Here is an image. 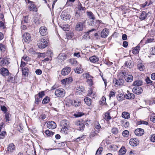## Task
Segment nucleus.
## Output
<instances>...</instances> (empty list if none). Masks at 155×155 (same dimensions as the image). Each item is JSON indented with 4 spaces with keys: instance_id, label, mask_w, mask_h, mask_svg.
Segmentation results:
<instances>
[{
    "instance_id": "obj_1",
    "label": "nucleus",
    "mask_w": 155,
    "mask_h": 155,
    "mask_svg": "<svg viewBox=\"0 0 155 155\" xmlns=\"http://www.w3.org/2000/svg\"><path fill=\"white\" fill-rule=\"evenodd\" d=\"M100 24V21L99 20H92L89 22V24L90 25H91L94 27L95 28H93L91 30H89L87 32V33L89 34L90 32L93 31H96V29H97Z\"/></svg>"
},
{
    "instance_id": "obj_2",
    "label": "nucleus",
    "mask_w": 155,
    "mask_h": 155,
    "mask_svg": "<svg viewBox=\"0 0 155 155\" xmlns=\"http://www.w3.org/2000/svg\"><path fill=\"white\" fill-rule=\"evenodd\" d=\"M61 126L62 127L61 131L64 134H67L68 128L69 127V123L66 120H64L61 122Z\"/></svg>"
},
{
    "instance_id": "obj_3",
    "label": "nucleus",
    "mask_w": 155,
    "mask_h": 155,
    "mask_svg": "<svg viewBox=\"0 0 155 155\" xmlns=\"http://www.w3.org/2000/svg\"><path fill=\"white\" fill-rule=\"evenodd\" d=\"M48 43L45 38H41L38 42L37 45L39 48L43 49L48 46Z\"/></svg>"
},
{
    "instance_id": "obj_4",
    "label": "nucleus",
    "mask_w": 155,
    "mask_h": 155,
    "mask_svg": "<svg viewBox=\"0 0 155 155\" xmlns=\"http://www.w3.org/2000/svg\"><path fill=\"white\" fill-rule=\"evenodd\" d=\"M9 58L7 56L4 57L3 58H0V66H3L9 64Z\"/></svg>"
},
{
    "instance_id": "obj_5",
    "label": "nucleus",
    "mask_w": 155,
    "mask_h": 155,
    "mask_svg": "<svg viewBox=\"0 0 155 155\" xmlns=\"http://www.w3.org/2000/svg\"><path fill=\"white\" fill-rule=\"evenodd\" d=\"M65 92L63 89H57L55 92V95L58 97H62L64 95Z\"/></svg>"
},
{
    "instance_id": "obj_6",
    "label": "nucleus",
    "mask_w": 155,
    "mask_h": 155,
    "mask_svg": "<svg viewBox=\"0 0 155 155\" xmlns=\"http://www.w3.org/2000/svg\"><path fill=\"white\" fill-rule=\"evenodd\" d=\"M124 82V80L123 78H118V79H117L116 78H114L113 80V83L116 86L123 85Z\"/></svg>"
},
{
    "instance_id": "obj_7",
    "label": "nucleus",
    "mask_w": 155,
    "mask_h": 155,
    "mask_svg": "<svg viewBox=\"0 0 155 155\" xmlns=\"http://www.w3.org/2000/svg\"><path fill=\"white\" fill-rule=\"evenodd\" d=\"M69 105L71 104L75 107H77L79 106L81 104L80 101H79L78 100L76 99L73 101L72 100L70 99L69 100Z\"/></svg>"
},
{
    "instance_id": "obj_8",
    "label": "nucleus",
    "mask_w": 155,
    "mask_h": 155,
    "mask_svg": "<svg viewBox=\"0 0 155 155\" xmlns=\"http://www.w3.org/2000/svg\"><path fill=\"white\" fill-rule=\"evenodd\" d=\"M39 32L42 36H45L48 33L47 28L45 26L41 27L39 29Z\"/></svg>"
},
{
    "instance_id": "obj_9",
    "label": "nucleus",
    "mask_w": 155,
    "mask_h": 155,
    "mask_svg": "<svg viewBox=\"0 0 155 155\" xmlns=\"http://www.w3.org/2000/svg\"><path fill=\"white\" fill-rule=\"evenodd\" d=\"M84 87L82 86H78L76 89L75 93L77 95H81L84 93Z\"/></svg>"
},
{
    "instance_id": "obj_10",
    "label": "nucleus",
    "mask_w": 155,
    "mask_h": 155,
    "mask_svg": "<svg viewBox=\"0 0 155 155\" xmlns=\"http://www.w3.org/2000/svg\"><path fill=\"white\" fill-rule=\"evenodd\" d=\"M143 91L142 87H135L132 89L133 93L137 94H141L142 93Z\"/></svg>"
},
{
    "instance_id": "obj_11",
    "label": "nucleus",
    "mask_w": 155,
    "mask_h": 155,
    "mask_svg": "<svg viewBox=\"0 0 155 155\" xmlns=\"http://www.w3.org/2000/svg\"><path fill=\"white\" fill-rule=\"evenodd\" d=\"M118 78H130L129 77H133L132 76L131 74H129L128 73L127 74L125 72V71H121L118 74Z\"/></svg>"
},
{
    "instance_id": "obj_12",
    "label": "nucleus",
    "mask_w": 155,
    "mask_h": 155,
    "mask_svg": "<svg viewBox=\"0 0 155 155\" xmlns=\"http://www.w3.org/2000/svg\"><path fill=\"white\" fill-rule=\"evenodd\" d=\"M75 124L78 127V129L80 130H83L85 127V125L84 123L80 121H76Z\"/></svg>"
},
{
    "instance_id": "obj_13",
    "label": "nucleus",
    "mask_w": 155,
    "mask_h": 155,
    "mask_svg": "<svg viewBox=\"0 0 155 155\" xmlns=\"http://www.w3.org/2000/svg\"><path fill=\"white\" fill-rule=\"evenodd\" d=\"M71 71V69L70 67H66L62 70L61 71V74L64 76L67 75Z\"/></svg>"
},
{
    "instance_id": "obj_14",
    "label": "nucleus",
    "mask_w": 155,
    "mask_h": 155,
    "mask_svg": "<svg viewBox=\"0 0 155 155\" xmlns=\"http://www.w3.org/2000/svg\"><path fill=\"white\" fill-rule=\"evenodd\" d=\"M47 127L49 129H53L56 127V123L53 121H49L47 124Z\"/></svg>"
},
{
    "instance_id": "obj_15",
    "label": "nucleus",
    "mask_w": 155,
    "mask_h": 155,
    "mask_svg": "<svg viewBox=\"0 0 155 155\" xmlns=\"http://www.w3.org/2000/svg\"><path fill=\"white\" fill-rule=\"evenodd\" d=\"M23 38L25 42L28 43L31 40V37L30 34L28 33L24 34Z\"/></svg>"
},
{
    "instance_id": "obj_16",
    "label": "nucleus",
    "mask_w": 155,
    "mask_h": 155,
    "mask_svg": "<svg viewBox=\"0 0 155 155\" xmlns=\"http://www.w3.org/2000/svg\"><path fill=\"white\" fill-rule=\"evenodd\" d=\"M144 130L141 128H137L134 131L135 135L138 136H141L143 135L144 134Z\"/></svg>"
},
{
    "instance_id": "obj_17",
    "label": "nucleus",
    "mask_w": 155,
    "mask_h": 155,
    "mask_svg": "<svg viewBox=\"0 0 155 155\" xmlns=\"http://www.w3.org/2000/svg\"><path fill=\"white\" fill-rule=\"evenodd\" d=\"M0 73L4 77L8 75L9 74L8 70L4 68H2L0 69Z\"/></svg>"
},
{
    "instance_id": "obj_18",
    "label": "nucleus",
    "mask_w": 155,
    "mask_h": 155,
    "mask_svg": "<svg viewBox=\"0 0 155 155\" xmlns=\"http://www.w3.org/2000/svg\"><path fill=\"white\" fill-rule=\"evenodd\" d=\"M15 149V146L13 143H10L8 146L7 151L9 153L13 152Z\"/></svg>"
},
{
    "instance_id": "obj_19",
    "label": "nucleus",
    "mask_w": 155,
    "mask_h": 155,
    "mask_svg": "<svg viewBox=\"0 0 155 155\" xmlns=\"http://www.w3.org/2000/svg\"><path fill=\"white\" fill-rule=\"evenodd\" d=\"M84 23L80 22L78 23L76 25L75 29L78 31H81L83 30Z\"/></svg>"
},
{
    "instance_id": "obj_20",
    "label": "nucleus",
    "mask_w": 155,
    "mask_h": 155,
    "mask_svg": "<svg viewBox=\"0 0 155 155\" xmlns=\"http://www.w3.org/2000/svg\"><path fill=\"white\" fill-rule=\"evenodd\" d=\"M109 30L107 28L104 29L101 33V37L103 38H106L109 34Z\"/></svg>"
},
{
    "instance_id": "obj_21",
    "label": "nucleus",
    "mask_w": 155,
    "mask_h": 155,
    "mask_svg": "<svg viewBox=\"0 0 155 155\" xmlns=\"http://www.w3.org/2000/svg\"><path fill=\"white\" fill-rule=\"evenodd\" d=\"M129 143L132 146H136L139 144V141L137 139L131 138L130 140Z\"/></svg>"
},
{
    "instance_id": "obj_22",
    "label": "nucleus",
    "mask_w": 155,
    "mask_h": 155,
    "mask_svg": "<svg viewBox=\"0 0 155 155\" xmlns=\"http://www.w3.org/2000/svg\"><path fill=\"white\" fill-rule=\"evenodd\" d=\"M28 9L29 11L36 12L37 9L36 5L33 3H30L28 6Z\"/></svg>"
},
{
    "instance_id": "obj_23",
    "label": "nucleus",
    "mask_w": 155,
    "mask_h": 155,
    "mask_svg": "<svg viewBox=\"0 0 155 155\" xmlns=\"http://www.w3.org/2000/svg\"><path fill=\"white\" fill-rule=\"evenodd\" d=\"M61 17L63 20H67L69 18V15H68L65 12H63L61 15Z\"/></svg>"
},
{
    "instance_id": "obj_24",
    "label": "nucleus",
    "mask_w": 155,
    "mask_h": 155,
    "mask_svg": "<svg viewBox=\"0 0 155 155\" xmlns=\"http://www.w3.org/2000/svg\"><path fill=\"white\" fill-rule=\"evenodd\" d=\"M68 56L65 53L60 54L58 57V59L64 61L68 58Z\"/></svg>"
},
{
    "instance_id": "obj_25",
    "label": "nucleus",
    "mask_w": 155,
    "mask_h": 155,
    "mask_svg": "<svg viewBox=\"0 0 155 155\" xmlns=\"http://www.w3.org/2000/svg\"><path fill=\"white\" fill-rule=\"evenodd\" d=\"M89 60L91 62L93 63H96L99 60V58L95 56H93L89 58Z\"/></svg>"
},
{
    "instance_id": "obj_26",
    "label": "nucleus",
    "mask_w": 155,
    "mask_h": 155,
    "mask_svg": "<svg viewBox=\"0 0 155 155\" xmlns=\"http://www.w3.org/2000/svg\"><path fill=\"white\" fill-rule=\"evenodd\" d=\"M133 65L134 64L132 63V61L130 60L126 61L125 63V66L130 68L133 67Z\"/></svg>"
},
{
    "instance_id": "obj_27",
    "label": "nucleus",
    "mask_w": 155,
    "mask_h": 155,
    "mask_svg": "<svg viewBox=\"0 0 155 155\" xmlns=\"http://www.w3.org/2000/svg\"><path fill=\"white\" fill-rule=\"evenodd\" d=\"M72 81V78H65L61 80V82L64 84H69L71 83Z\"/></svg>"
},
{
    "instance_id": "obj_28",
    "label": "nucleus",
    "mask_w": 155,
    "mask_h": 155,
    "mask_svg": "<svg viewBox=\"0 0 155 155\" xmlns=\"http://www.w3.org/2000/svg\"><path fill=\"white\" fill-rule=\"evenodd\" d=\"M86 13L90 19L93 20L95 19V18L94 15L91 12L87 11L86 12Z\"/></svg>"
},
{
    "instance_id": "obj_29",
    "label": "nucleus",
    "mask_w": 155,
    "mask_h": 155,
    "mask_svg": "<svg viewBox=\"0 0 155 155\" xmlns=\"http://www.w3.org/2000/svg\"><path fill=\"white\" fill-rule=\"evenodd\" d=\"M143 82L142 80H138L134 81L133 84V85L134 86L138 87L141 86L142 85Z\"/></svg>"
},
{
    "instance_id": "obj_30",
    "label": "nucleus",
    "mask_w": 155,
    "mask_h": 155,
    "mask_svg": "<svg viewBox=\"0 0 155 155\" xmlns=\"http://www.w3.org/2000/svg\"><path fill=\"white\" fill-rule=\"evenodd\" d=\"M149 13H150L149 12L147 13L143 11L140 15V19L142 20L144 19L147 17V15Z\"/></svg>"
},
{
    "instance_id": "obj_31",
    "label": "nucleus",
    "mask_w": 155,
    "mask_h": 155,
    "mask_svg": "<svg viewBox=\"0 0 155 155\" xmlns=\"http://www.w3.org/2000/svg\"><path fill=\"white\" fill-rule=\"evenodd\" d=\"M28 69L27 68H24L22 69V72L23 75L25 77H27L28 75Z\"/></svg>"
},
{
    "instance_id": "obj_32",
    "label": "nucleus",
    "mask_w": 155,
    "mask_h": 155,
    "mask_svg": "<svg viewBox=\"0 0 155 155\" xmlns=\"http://www.w3.org/2000/svg\"><path fill=\"white\" fill-rule=\"evenodd\" d=\"M98 132V130H96L95 129H94L90 134V137H93L97 135Z\"/></svg>"
},
{
    "instance_id": "obj_33",
    "label": "nucleus",
    "mask_w": 155,
    "mask_h": 155,
    "mask_svg": "<svg viewBox=\"0 0 155 155\" xmlns=\"http://www.w3.org/2000/svg\"><path fill=\"white\" fill-rule=\"evenodd\" d=\"M104 115V118L107 121H109L111 118V117L109 113H106Z\"/></svg>"
},
{
    "instance_id": "obj_34",
    "label": "nucleus",
    "mask_w": 155,
    "mask_h": 155,
    "mask_svg": "<svg viewBox=\"0 0 155 155\" xmlns=\"http://www.w3.org/2000/svg\"><path fill=\"white\" fill-rule=\"evenodd\" d=\"M125 97L127 99H132L134 98L135 95L133 93H129L126 94Z\"/></svg>"
},
{
    "instance_id": "obj_35",
    "label": "nucleus",
    "mask_w": 155,
    "mask_h": 155,
    "mask_svg": "<svg viewBox=\"0 0 155 155\" xmlns=\"http://www.w3.org/2000/svg\"><path fill=\"white\" fill-rule=\"evenodd\" d=\"M122 116L123 118L126 119H128L130 117L129 113L126 112H124L122 113Z\"/></svg>"
},
{
    "instance_id": "obj_36",
    "label": "nucleus",
    "mask_w": 155,
    "mask_h": 155,
    "mask_svg": "<svg viewBox=\"0 0 155 155\" xmlns=\"http://www.w3.org/2000/svg\"><path fill=\"white\" fill-rule=\"evenodd\" d=\"M85 103L88 106H90L91 104V100L88 97H86L84 99Z\"/></svg>"
},
{
    "instance_id": "obj_37",
    "label": "nucleus",
    "mask_w": 155,
    "mask_h": 155,
    "mask_svg": "<svg viewBox=\"0 0 155 155\" xmlns=\"http://www.w3.org/2000/svg\"><path fill=\"white\" fill-rule=\"evenodd\" d=\"M140 48V45H137L134 49L132 50V53L134 54H137L139 53Z\"/></svg>"
},
{
    "instance_id": "obj_38",
    "label": "nucleus",
    "mask_w": 155,
    "mask_h": 155,
    "mask_svg": "<svg viewBox=\"0 0 155 155\" xmlns=\"http://www.w3.org/2000/svg\"><path fill=\"white\" fill-rule=\"evenodd\" d=\"M119 154L123 155L125 154L126 152V150L124 147H122L119 151Z\"/></svg>"
},
{
    "instance_id": "obj_39",
    "label": "nucleus",
    "mask_w": 155,
    "mask_h": 155,
    "mask_svg": "<svg viewBox=\"0 0 155 155\" xmlns=\"http://www.w3.org/2000/svg\"><path fill=\"white\" fill-rule=\"evenodd\" d=\"M137 67L138 69L140 71H143L144 70V66L142 64H141V63L138 64L137 65Z\"/></svg>"
},
{
    "instance_id": "obj_40",
    "label": "nucleus",
    "mask_w": 155,
    "mask_h": 155,
    "mask_svg": "<svg viewBox=\"0 0 155 155\" xmlns=\"http://www.w3.org/2000/svg\"><path fill=\"white\" fill-rule=\"evenodd\" d=\"M61 28L64 31H68L69 30V25H63L61 26Z\"/></svg>"
},
{
    "instance_id": "obj_41",
    "label": "nucleus",
    "mask_w": 155,
    "mask_h": 155,
    "mask_svg": "<svg viewBox=\"0 0 155 155\" xmlns=\"http://www.w3.org/2000/svg\"><path fill=\"white\" fill-rule=\"evenodd\" d=\"M45 133V134L48 136H52L54 134L53 132L51 131H50L49 130H46Z\"/></svg>"
},
{
    "instance_id": "obj_42",
    "label": "nucleus",
    "mask_w": 155,
    "mask_h": 155,
    "mask_svg": "<svg viewBox=\"0 0 155 155\" xmlns=\"http://www.w3.org/2000/svg\"><path fill=\"white\" fill-rule=\"evenodd\" d=\"M50 101L49 98L48 96L46 97L43 100L42 103L43 104H46L48 103Z\"/></svg>"
},
{
    "instance_id": "obj_43",
    "label": "nucleus",
    "mask_w": 155,
    "mask_h": 155,
    "mask_svg": "<svg viewBox=\"0 0 155 155\" xmlns=\"http://www.w3.org/2000/svg\"><path fill=\"white\" fill-rule=\"evenodd\" d=\"M35 104H38L39 103V102L41 100V98L40 97L38 98V96L37 95H35Z\"/></svg>"
},
{
    "instance_id": "obj_44",
    "label": "nucleus",
    "mask_w": 155,
    "mask_h": 155,
    "mask_svg": "<svg viewBox=\"0 0 155 155\" xmlns=\"http://www.w3.org/2000/svg\"><path fill=\"white\" fill-rule=\"evenodd\" d=\"M118 131L117 128L116 127L113 128L111 130L112 133L115 135L117 134L118 133Z\"/></svg>"
},
{
    "instance_id": "obj_45",
    "label": "nucleus",
    "mask_w": 155,
    "mask_h": 155,
    "mask_svg": "<svg viewBox=\"0 0 155 155\" xmlns=\"http://www.w3.org/2000/svg\"><path fill=\"white\" fill-rule=\"evenodd\" d=\"M85 8L83 7L82 4L81 3H79L78 6V10H79V12H81V10L83 11L84 10Z\"/></svg>"
},
{
    "instance_id": "obj_46",
    "label": "nucleus",
    "mask_w": 155,
    "mask_h": 155,
    "mask_svg": "<svg viewBox=\"0 0 155 155\" xmlns=\"http://www.w3.org/2000/svg\"><path fill=\"white\" fill-rule=\"evenodd\" d=\"M70 63L73 65H74L77 64V61L74 59H71L69 60Z\"/></svg>"
},
{
    "instance_id": "obj_47",
    "label": "nucleus",
    "mask_w": 155,
    "mask_h": 155,
    "mask_svg": "<svg viewBox=\"0 0 155 155\" xmlns=\"http://www.w3.org/2000/svg\"><path fill=\"white\" fill-rule=\"evenodd\" d=\"M102 147H99L96 151V155H99L100 154L102 151Z\"/></svg>"
},
{
    "instance_id": "obj_48",
    "label": "nucleus",
    "mask_w": 155,
    "mask_h": 155,
    "mask_svg": "<svg viewBox=\"0 0 155 155\" xmlns=\"http://www.w3.org/2000/svg\"><path fill=\"white\" fill-rule=\"evenodd\" d=\"M81 15V12H79V10H77L75 14V16L76 18L78 19H79Z\"/></svg>"
},
{
    "instance_id": "obj_49",
    "label": "nucleus",
    "mask_w": 155,
    "mask_h": 155,
    "mask_svg": "<svg viewBox=\"0 0 155 155\" xmlns=\"http://www.w3.org/2000/svg\"><path fill=\"white\" fill-rule=\"evenodd\" d=\"M122 96L121 93H119L118 95L117 96V100L119 101L123 100V97H122Z\"/></svg>"
},
{
    "instance_id": "obj_50",
    "label": "nucleus",
    "mask_w": 155,
    "mask_h": 155,
    "mask_svg": "<svg viewBox=\"0 0 155 155\" xmlns=\"http://www.w3.org/2000/svg\"><path fill=\"white\" fill-rule=\"evenodd\" d=\"M129 134V131L127 130L124 131L122 133V135L125 137H128Z\"/></svg>"
},
{
    "instance_id": "obj_51",
    "label": "nucleus",
    "mask_w": 155,
    "mask_h": 155,
    "mask_svg": "<svg viewBox=\"0 0 155 155\" xmlns=\"http://www.w3.org/2000/svg\"><path fill=\"white\" fill-rule=\"evenodd\" d=\"M6 134V132L5 131H3L0 134V139H3Z\"/></svg>"
},
{
    "instance_id": "obj_52",
    "label": "nucleus",
    "mask_w": 155,
    "mask_h": 155,
    "mask_svg": "<svg viewBox=\"0 0 155 155\" xmlns=\"http://www.w3.org/2000/svg\"><path fill=\"white\" fill-rule=\"evenodd\" d=\"M16 78H7V79L6 80L8 82L15 83H17L16 81H15Z\"/></svg>"
},
{
    "instance_id": "obj_53",
    "label": "nucleus",
    "mask_w": 155,
    "mask_h": 155,
    "mask_svg": "<svg viewBox=\"0 0 155 155\" xmlns=\"http://www.w3.org/2000/svg\"><path fill=\"white\" fill-rule=\"evenodd\" d=\"M0 49L2 52H4L5 51V47L2 44H0Z\"/></svg>"
},
{
    "instance_id": "obj_54",
    "label": "nucleus",
    "mask_w": 155,
    "mask_h": 155,
    "mask_svg": "<svg viewBox=\"0 0 155 155\" xmlns=\"http://www.w3.org/2000/svg\"><path fill=\"white\" fill-rule=\"evenodd\" d=\"M137 123L139 124H143L147 125L148 124L147 122L142 120H140V121H138Z\"/></svg>"
},
{
    "instance_id": "obj_55",
    "label": "nucleus",
    "mask_w": 155,
    "mask_h": 155,
    "mask_svg": "<svg viewBox=\"0 0 155 155\" xmlns=\"http://www.w3.org/2000/svg\"><path fill=\"white\" fill-rule=\"evenodd\" d=\"M75 72L78 74L81 73L82 72V70H81V68H77L75 70Z\"/></svg>"
},
{
    "instance_id": "obj_56",
    "label": "nucleus",
    "mask_w": 155,
    "mask_h": 155,
    "mask_svg": "<svg viewBox=\"0 0 155 155\" xmlns=\"http://www.w3.org/2000/svg\"><path fill=\"white\" fill-rule=\"evenodd\" d=\"M22 60H24L28 62L30 61L31 59L28 56H24L22 58Z\"/></svg>"
},
{
    "instance_id": "obj_57",
    "label": "nucleus",
    "mask_w": 155,
    "mask_h": 155,
    "mask_svg": "<svg viewBox=\"0 0 155 155\" xmlns=\"http://www.w3.org/2000/svg\"><path fill=\"white\" fill-rule=\"evenodd\" d=\"M38 97H40L41 98L45 95L44 91H42L39 93L38 94Z\"/></svg>"
},
{
    "instance_id": "obj_58",
    "label": "nucleus",
    "mask_w": 155,
    "mask_h": 155,
    "mask_svg": "<svg viewBox=\"0 0 155 155\" xmlns=\"http://www.w3.org/2000/svg\"><path fill=\"white\" fill-rule=\"evenodd\" d=\"M150 53L152 55H155V46L150 49Z\"/></svg>"
},
{
    "instance_id": "obj_59",
    "label": "nucleus",
    "mask_w": 155,
    "mask_h": 155,
    "mask_svg": "<svg viewBox=\"0 0 155 155\" xmlns=\"http://www.w3.org/2000/svg\"><path fill=\"white\" fill-rule=\"evenodd\" d=\"M1 110L4 112L5 113H6L7 109L5 106H1Z\"/></svg>"
},
{
    "instance_id": "obj_60",
    "label": "nucleus",
    "mask_w": 155,
    "mask_h": 155,
    "mask_svg": "<svg viewBox=\"0 0 155 155\" xmlns=\"http://www.w3.org/2000/svg\"><path fill=\"white\" fill-rule=\"evenodd\" d=\"M85 137V135H83L81 137H80L77 138L76 139V141H79L80 140H81L84 139Z\"/></svg>"
},
{
    "instance_id": "obj_61",
    "label": "nucleus",
    "mask_w": 155,
    "mask_h": 155,
    "mask_svg": "<svg viewBox=\"0 0 155 155\" xmlns=\"http://www.w3.org/2000/svg\"><path fill=\"white\" fill-rule=\"evenodd\" d=\"M150 140L152 142H155V134H153L151 135V137L150 138Z\"/></svg>"
},
{
    "instance_id": "obj_62",
    "label": "nucleus",
    "mask_w": 155,
    "mask_h": 155,
    "mask_svg": "<svg viewBox=\"0 0 155 155\" xmlns=\"http://www.w3.org/2000/svg\"><path fill=\"white\" fill-rule=\"evenodd\" d=\"M115 92L113 91H110L109 94L110 98L115 96Z\"/></svg>"
},
{
    "instance_id": "obj_63",
    "label": "nucleus",
    "mask_w": 155,
    "mask_h": 155,
    "mask_svg": "<svg viewBox=\"0 0 155 155\" xmlns=\"http://www.w3.org/2000/svg\"><path fill=\"white\" fill-rule=\"evenodd\" d=\"M146 81L147 84H152L153 81L150 79V78H146Z\"/></svg>"
},
{
    "instance_id": "obj_64",
    "label": "nucleus",
    "mask_w": 155,
    "mask_h": 155,
    "mask_svg": "<svg viewBox=\"0 0 155 155\" xmlns=\"http://www.w3.org/2000/svg\"><path fill=\"white\" fill-rule=\"evenodd\" d=\"M87 83L90 86H92L93 85V81H92V80L91 79H87Z\"/></svg>"
}]
</instances>
